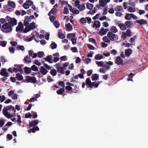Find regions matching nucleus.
Wrapping results in <instances>:
<instances>
[{
	"mask_svg": "<svg viewBox=\"0 0 148 148\" xmlns=\"http://www.w3.org/2000/svg\"><path fill=\"white\" fill-rule=\"evenodd\" d=\"M11 110L13 112V114H15L16 110L14 107L12 105H10L7 106L6 107H4L3 110V114L8 119L10 118L13 116H15V115L11 114L8 112V110L10 111Z\"/></svg>",
	"mask_w": 148,
	"mask_h": 148,
	"instance_id": "1",
	"label": "nucleus"
},
{
	"mask_svg": "<svg viewBox=\"0 0 148 148\" xmlns=\"http://www.w3.org/2000/svg\"><path fill=\"white\" fill-rule=\"evenodd\" d=\"M1 30L4 33H8L12 31V28L10 24L6 23L2 25Z\"/></svg>",
	"mask_w": 148,
	"mask_h": 148,
	"instance_id": "2",
	"label": "nucleus"
},
{
	"mask_svg": "<svg viewBox=\"0 0 148 148\" xmlns=\"http://www.w3.org/2000/svg\"><path fill=\"white\" fill-rule=\"evenodd\" d=\"M26 80L29 82L35 84L37 81L36 78L34 77H32L29 76H27Z\"/></svg>",
	"mask_w": 148,
	"mask_h": 148,
	"instance_id": "3",
	"label": "nucleus"
},
{
	"mask_svg": "<svg viewBox=\"0 0 148 148\" xmlns=\"http://www.w3.org/2000/svg\"><path fill=\"white\" fill-rule=\"evenodd\" d=\"M115 63L116 64L118 65H124L123 64V60L121 59V57L119 56L116 57L115 61Z\"/></svg>",
	"mask_w": 148,
	"mask_h": 148,
	"instance_id": "4",
	"label": "nucleus"
},
{
	"mask_svg": "<svg viewBox=\"0 0 148 148\" xmlns=\"http://www.w3.org/2000/svg\"><path fill=\"white\" fill-rule=\"evenodd\" d=\"M107 36L112 41H114V38L116 37L115 35L110 32H109L108 33Z\"/></svg>",
	"mask_w": 148,
	"mask_h": 148,
	"instance_id": "5",
	"label": "nucleus"
},
{
	"mask_svg": "<svg viewBox=\"0 0 148 148\" xmlns=\"http://www.w3.org/2000/svg\"><path fill=\"white\" fill-rule=\"evenodd\" d=\"M108 31V29H104L103 27H102L100 30L99 32V34L101 35H104Z\"/></svg>",
	"mask_w": 148,
	"mask_h": 148,
	"instance_id": "6",
	"label": "nucleus"
},
{
	"mask_svg": "<svg viewBox=\"0 0 148 148\" xmlns=\"http://www.w3.org/2000/svg\"><path fill=\"white\" fill-rule=\"evenodd\" d=\"M0 74L2 76L7 77L8 76L9 73L7 72L6 69H3L1 70Z\"/></svg>",
	"mask_w": 148,
	"mask_h": 148,
	"instance_id": "7",
	"label": "nucleus"
},
{
	"mask_svg": "<svg viewBox=\"0 0 148 148\" xmlns=\"http://www.w3.org/2000/svg\"><path fill=\"white\" fill-rule=\"evenodd\" d=\"M38 122L37 120H35L32 121L29 123V127H31L33 126L35 127L38 124Z\"/></svg>",
	"mask_w": 148,
	"mask_h": 148,
	"instance_id": "8",
	"label": "nucleus"
},
{
	"mask_svg": "<svg viewBox=\"0 0 148 148\" xmlns=\"http://www.w3.org/2000/svg\"><path fill=\"white\" fill-rule=\"evenodd\" d=\"M136 22L139 23L140 25H145L147 24V21L144 19L141 20H136Z\"/></svg>",
	"mask_w": 148,
	"mask_h": 148,
	"instance_id": "9",
	"label": "nucleus"
},
{
	"mask_svg": "<svg viewBox=\"0 0 148 148\" xmlns=\"http://www.w3.org/2000/svg\"><path fill=\"white\" fill-rule=\"evenodd\" d=\"M9 23L13 27L17 24V20L15 18H12Z\"/></svg>",
	"mask_w": 148,
	"mask_h": 148,
	"instance_id": "10",
	"label": "nucleus"
},
{
	"mask_svg": "<svg viewBox=\"0 0 148 148\" xmlns=\"http://www.w3.org/2000/svg\"><path fill=\"white\" fill-rule=\"evenodd\" d=\"M40 72L43 75H45L48 71L43 66H41L40 67Z\"/></svg>",
	"mask_w": 148,
	"mask_h": 148,
	"instance_id": "11",
	"label": "nucleus"
},
{
	"mask_svg": "<svg viewBox=\"0 0 148 148\" xmlns=\"http://www.w3.org/2000/svg\"><path fill=\"white\" fill-rule=\"evenodd\" d=\"M65 27H66L67 30L68 31H71L73 29V26L70 23L66 24Z\"/></svg>",
	"mask_w": 148,
	"mask_h": 148,
	"instance_id": "12",
	"label": "nucleus"
},
{
	"mask_svg": "<svg viewBox=\"0 0 148 148\" xmlns=\"http://www.w3.org/2000/svg\"><path fill=\"white\" fill-rule=\"evenodd\" d=\"M101 26V24L100 22L99 21H95L93 24V27L97 28L98 27H99Z\"/></svg>",
	"mask_w": 148,
	"mask_h": 148,
	"instance_id": "13",
	"label": "nucleus"
},
{
	"mask_svg": "<svg viewBox=\"0 0 148 148\" xmlns=\"http://www.w3.org/2000/svg\"><path fill=\"white\" fill-rule=\"evenodd\" d=\"M92 83L89 78H88L86 79V84L89 88H92Z\"/></svg>",
	"mask_w": 148,
	"mask_h": 148,
	"instance_id": "14",
	"label": "nucleus"
},
{
	"mask_svg": "<svg viewBox=\"0 0 148 148\" xmlns=\"http://www.w3.org/2000/svg\"><path fill=\"white\" fill-rule=\"evenodd\" d=\"M57 71L59 73L62 74H64V68L62 66H58L57 68Z\"/></svg>",
	"mask_w": 148,
	"mask_h": 148,
	"instance_id": "15",
	"label": "nucleus"
},
{
	"mask_svg": "<svg viewBox=\"0 0 148 148\" xmlns=\"http://www.w3.org/2000/svg\"><path fill=\"white\" fill-rule=\"evenodd\" d=\"M24 62L27 64H28L32 62L30 57L27 55L24 59Z\"/></svg>",
	"mask_w": 148,
	"mask_h": 148,
	"instance_id": "16",
	"label": "nucleus"
},
{
	"mask_svg": "<svg viewBox=\"0 0 148 148\" xmlns=\"http://www.w3.org/2000/svg\"><path fill=\"white\" fill-rule=\"evenodd\" d=\"M58 35L59 38L60 39H63L65 37V36L61 29L60 30L58 33Z\"/></svg>",
	"mask_w": 148,
	"mask_h": 148,
	"instance_id": "17",
	"label": "nucleus"
},
{
	"mask_svg": "<svg viewBox=\"0 0 148 148\" xmlns=\"http://www.w3.org/2000/svg\"><path fill=\"white\" fill-rule=\"evenodd\" d=\"M132 50L130 49H128L125 50V54L127 57H129L132 54Z\"/></svg>",
	"mask_w": 148,
	"mask_h": 148,
	"instance_id": "18",
	"label": "nucleus"
},
{
	"mask_svg": "<svg viewBox=\"0 0 148 148\" xmlns=\"http://www.w3.org/2000/svg\"><path fill=\"white\" fill-rule=\"evenodd\" d=\"M118 25L120 27L121 30L122 31H124L126 29V27L125 24L123 23H118Z\"/></svg>",
	"mask_w": 148,
	"mask_h": 148,
	"instance_id": "19",
	"label": "nucleus"
},
{
	"mask_svg": "<svg viewBox=\"0 0 148 148\" xmlns=\"http://www.w3.org/2000/svg\"><path fill=\"white\" fill-rule=\"evenodd\" d=\"M52 56L51 55L47 56L46 58H45V60L50 63H52L53 62L51 61Z\"/></svg>",
	"mask_w": 148,
	"mask_h": 148,
	"instance_id": "20",
	"label": "nucleus"
},
{
	"mask_svg": "<svg viewBox=\"0 0 148 148\" xmlns=\"http://www.w3.org/2000/svg\"><path fill=\"white\" fill-rule=\"evenodd\" d=\"M99 82V81L92 82L91 84L92 88V86L97 88L100 84V82Z\"/></svg>",
	"mask_w": 148,
	"mask_h": 148,
	"instance_id": "21",
	"label": "nucleus"
},
{
	"mask_svg": "<svg viewBox=\"0 0 148 148\" xmlns=\"http://www.w3.org/2000/svg\"><path fill=\"white\" fill-rule=\"evenodd\" d=\"M16 77L18 81H21L23 79V77L22 75L19 73L16 74Z\"/></svg>",
	"mask_w": 148,
	"mask_h": 148,
	"instance_id": "22",
	"label": "nucleus"
},
{
	"mask_svg": "<svg viewBox=\"0 0 148 148\" xmlns=\"http://www.w3.org/2000/svg\"><path fill=\"white\" fill-rule=\"evenodd\" d=\"M99 75L97 74H93L92 76V81H95L98 79Z\"/></svg>",
	"mask_w": 148,
	"mask_h": 148,
	"instance_id": "23",
	"label": "nucleus"
},
{
	"mask_svg": "<svg viewBox=\"0 0 148 148\" xmlns=\"http://www.w3.org/2000/svg\"><path fill=\"white\" fill-rule=\"evenodd\" d=\"M8 4L9 6L12 7L13 8H15L16 7V5L14 2L9 1L8 2Z\"/></svg>",
	"mask_w": 148,
	"mask_h": 148,
	"instance_id": "24",
	"label": "nucleus"
},
{
	"mask_svg": "<svg viewBox=\"0 0 148 148\" xmlns=\"http://www.w3.org/2000/svg\"><path fill=\"white\" fill-rule=\"evenodd\" d=\"M32 36L31 37H27L26 38L25 40L29 42L34 39L35 37V35L34 34H33L32 33Z\"/></svg>",
	"mask_w": 148,
	"mask_h": 148,
	"instance_id": "25",
	"label": "nucleus"
},
{
	"mask_svg": "<svg viewBox=\"0 0 148 148\" xmlns=\"http://www.w3.org/2000/svg\"><path fill=\"white\" fill-rule=\"evenodd\" d=\"M64 91V88H60L57 90L56 91V92L58 95H62Z\"/></svg>",
	"mask_w": 148,
	"mask_h": 148,
	"instance_id": "26",
	"label": "nucleus"
},
{
	"mask_svg": "<svg viewBox=\"0 0 148 148\" xmlns=\"http://www.w3.org/2000/svg\"><path fill=\"white\" fill-rule=\"evenodd\" d=\"M31 71V69L27 66L25 67L24 72L26 74L30 73Z\"/></svg>",
	"mask_w": 148,
	"mask_h": 148,
	"instance_id": "27",
	"label": "nucleus"
},
{
	"mask_svg": "<svg viewBox=\"0 0 148 148\" xmlns=\"http://www.w3.org/2000/svg\"><path fill=\"white\" fill-rule=\"evenodd\" d=\"M132 22L131 21H126L125 23L126 27L127 28H130L131 27Z\"/></svg>",
	"mask_w": 148,
	"mask_h": 148,
	"instance_id": "28",
	"label": "nucleus"
},
{
	"mask_svg": "<svg viewBox=\"0 0 148 148\" xmlns=\"http://www.w3.org/2000/svg\"><path fill=\"white\" fill-rule=\"evenodd\" d=\"M28 26L29 27V29H30L31 30H32L34 29H35V23L34 22L30 23V25H28Z\"/></svg>",
	"mask_w": 148,
	"mask_h": 148,
	"instance_id": "29",
	"label": "nucleus"
},
{
	"mask_svg": "<svg viewBox=\"0 0 148 148\" xmlns=\"http://www.w3.org/2000/svg\"><path fill=\"white\" fill-rule=\"evenodd\" d=\"M103 57L101 54H97L95 56V58L96 60H101L103 58Z\"/></svg>",
	"mask_w": 148,
	"mask_h": 148,
	"instance_id": "30",
	"label": "nucleus"
},
{
	"mask_svg": "<svg viewBox=\"0 0 148 148\" xmlns=\"http://www.w3.org/2000/svg\"><path fill=\"white\" fill-rule=\"evenodd\" d=\"M127 37H131L132 35V32L131 30L129 29H128L127 30L126 32Z\"/></svg>",
	"mask_w": 148,
	"mask_h": 148,
	"instance_id": "31",
	"label": "nucleus"
},
{
	"mask_svg": "<svg viewBox=\"0 0 148 148\" xmlns=\"http://www.w3.org/2000/svg\"><path fill=\"white\" fill-rule=\"evenodd\" d=\"M128 4L133 7L135 6V4L134 1H132V0H129L128 2Z\"/></svg>",
	"mask_w": 148,
	"mask_h": 148,
	"instance_id": "32",
	"label": "nucleus"
},
{
	"mask_svg": "<svg viewBox=\"0 0 148 148\" xmlns=\"http://www.w3.org/2000/svg\"><path fill=\"white\" fill-rule=\"evenodd\" d=\"M99 2L101 6V7H104L106 4V3L103 0H99Z\"/></svg>",
	"mask_w": 148,
	"mask_h": 148,
	"instance_id": "33",
	"label": "nucleus"
},
{
	"mask_svg": "<svg viewBox=\"0 0 148 148\" xmlns=\"http://www.w3.org/2000/svg\"><path fill=\"white\" fill-rule=\"evenodd\" d=\"M110 30L111 32L114 33H116L118 31L116 27L115 26H113L111 27L110 28Z\"/></svg>",
	"mask_w": 148,
	"mask_h": 148,
	"instance_id": "34",
	"label": "nucleus"
},
{
	"mask_svg": "<svg viewBox=\"0 0 148 148\" xmlns=\"http://www.w3.org/2000/svg\"><path fill=\"white\" fill-rule=\"evenodd\" d=\"M31 69L33 71H38V68L35 65H33L31 67Z\"/></svg>",
	"mask_w": 148,
	"mask_h": 148,
	"instance_id": "35",
	"label": "nucleus"
},
{
	"mask_svg": "<svg viewBox=\"0 0 148 148\" xmlns=\"http://www.w3.org/2000/svg\"><path fill=\"white\" fill-rule=\"evenodd\" d=\"M78 8L80 11H82L85 9V7L84 5H79L78 6Z\"/></svg>",
	"mask_w": 148,
	"mask_h": 148,
	"instance_id": "36",
	"label": "nucleus"
},
{
	"mask_svg": "<svg viewBox=\"0 0 148 148\" xmlns=\"http://www.w3.org/2000/svg\"><path fill=\"white\" fill-rule=\"evenodd\" d=\"M50 73L53 76H55L56 75L57 72L55 69H52Z\"/></svg>",
	"mask_w": 148,
	"mask_h": 148,
	"instance_id": "37",
	"label": "nucleus"
},
{
	"mask_svg": "<svg viewBox=\"0 0 148 148\" xmlns=\"http://www.w3.org/2000/svg\"><path fill=\"white\" fill-rule=\"evenodd\" d=\"M7 43V42L5 41H0V45L2 47H5Z\"/></svg>",
	"mask_w": 148,
	"mask_h": 148,
	"instance_id": "38",
	"label": "nucleus"
},
{
	"mask_svg": "<svg viewBox=\"0 0 148 148\" xmlns=\"http://www.w3.org/2000/svg\"><path fill=\"white\" fill-rule=\"evenodd\" d=\"M96 62V64L98 65V66H103L104 64L103 62L97 61Z\"/></svg>",
	"mask_w": 148,
	"mask_h": 148,
	"instance_id": "39",
	"label": "nucleus"
},
{
	"mask_svg": "<svg viewBox=\"0 0 148 148\" xmlns=\"http://www.w3.org/2000/svg\"><path fill=\"white\" fill-rule=\"evenodd\" d=\"M32 132L34 133L36 132V131H39V129L38 126H36L33 127L32 129H31Z\"/></svg>",
	"mask_w": 148,
	"mask_h": 148,
	"instance_id": "40",
	"label": "nucleus"
},
{
	"mask_svg": "<svg viewBox=\"0 0 148 148\" xmlns=\"http://www.w3.org/2000/svg\"><path fill=\"white\" fill-rule=\"evenodd\" d=\"M127 35L125 32H122L121 35V38H123L124 40H126Z\"/></svg>",
	"mask_w": 148,
	"mask_h": 148,
	"instance_id": "41",
	"label": "nucleus"
},
{
	"mask_svg": "<svg viewBox=\"0 0 148 148\" xmlns=\"http://www.w3.org/2000/svg\"><path fill=\"white\" fill-rule=\"evenodd\" d=\"M135 9L134 8H133L132 7L130 6L128 9V11L130 12H133L135 11Z\"/></svg>",
	"mask_w": 148,
	"mask_h": 148,
	"instance_id": "42",
	"label": "nucleus"
},
{
	"mask_svg": "<svg viewBox=\"0 0 148 148\" xmlns=\"http://www.w3.org/2000/svg\"><path fill=\"white\" fill-rule=\"evenodd\" d=\"M57 9L56 8H53L50 11V12L53 14H55L56 13Z\"/></svg>",
	"mask_w": 148,
	"mask_h": 148,
	"instance_id": "43",
	"label": "nucleus"
},
{
	"mask_svg": "<svg viewBox=\"0 0 148 148\" xmlns=\"http://www.w3.org/2000/svg\"><path fill=\"white\" fill-rule=\"evenodd\" d=\"M93 7V5L89 3H87L86 5V7L89 10L91 9Z\"/></svg>",
	"mask_w": 148,
	"mask_h": 148,
	"instance_id": "44",
	"label": "nucleus"
},
{
	"mask_svg": "<svg viewBox=\"0 0 148 148\" xmlns=\"http://www.w3.org/2000/svg\"><path fill=\"white\" fill-rule=\"evenodd\" d=\"M23 27L18 25L16 27V31L17 32L22 31L23 30Z\"/></svg>",
	"mask_w": 148,
	"mask_h": 148,
	"instance_id": "45",
	"label": "nucleus"
},
{
	"mask_svg": "<svg viewBox=\"0 0 148 148\" xmlns=\"http://www.w3.org/2000/svg\"><path fill=\"white\" fill-rule=\"evenodd\" d=\"M51 47L52 49H54L57 48V45L54 42L52 43L51 44Z\"/></svg>",
	"mask_w": 148,
	"mask_h": 148,
	"instance_id": "46",
	"label": "nucleus"
},
{
	"mask_svg": "<svg viewBox=\"0 0 148 148\" xmlns=\"http://www.w3.org/2000/svg\"><path fill=\"white\" fill-rule=\"evenodd\" d=\"M75 36L74 34H69L67 35V38L68 39H70L71 37H74Z\"/></svg>",
	"mask_w": 148,
	"mask_h": 148,
	"instance_id": "47",
	"label": "nucleus"
},
{
	"mask_svg": "<svg viewBox=\"0 0 148 148\" xmlns=\"http://www.w3.org/2000/svg\"><path fill=\"white\" fill-rule=\"evenodd\" d=\"M103 40L104 42H107L109 43L110 42L109 39L108 38L107 36H105L103 38Z\"/></svg>",
	"mask_w": 148,
	"mask_h": 148,
	"instance_id": "48",
	"label": "nucleus"
},
{
	"mask_svg": "<svg viewBox=\"0 0 148 148\" xmlns=\"http://www.w3.org/2000/svg\"><path fill=\"white\" fill-rule=\"evenodd\" d=\"M26 2L27 4H28L29 7V6H31L33 4V2L32 1L30 0H27L26 1Z\"/></svg>",
	"mask_w": 148,
	"mask_h": 148,
	"instance_id": "49",
	"label": "nucleus"
},
{
	"mask_svg": "<svg viewBox=\"0 0 148 148\" xmlns=\"http://www.w3.org/2000/svg\"><path fill=\"white\" fill-rule=\"evenodd\" d=\"M17 49L18 50H21L24 51L25 49L24 47L23 46L19 45L17 47Z\"/></svg>",
	"mask_w": 148,
	"mask_h": 148,
	"instance_id": "50",
	"label": "nucleus"
},
{
	"mask_svg": "<svg viewBox=\"0 0 148 148\" xmlns=\"http://www.w3.org/2000/svg\"><path fill=\"white\" fill-rule=\"evenodd\" d=\"M17 117L18 119L17 120V122L19 123V126H20V124L22 122V121L21 120V118L20 116L19 115H17Z\"/></svg>",
	"mask_w": 148,
	"mask_h": 148,
	"instance_id": "51",
	"label": "nucleus"
},
{
	"mask_svg": "<svg viewBox=\"0 0 148 148\" xmlns=\"http://www.w3.org/2000/svg\"><path fill=\"white\" fill-rule=\"evenodd\" d=\"M123 9V8L121 6L118 5L116 7V8L115 9V10L116 11H120Z\"/></svg>",
	"mask_w": 148,
	"mask_h": 148,
	"instance_id": "52",
	"label": "nucleus"
},
{
	"mask_svg": "<svg viewBox=\"0 0 148 148\" xmlns=\"http://www.w3.org/2000/svg\"><path fill=\"white\" fill-rule=\"evenodd\" d=\"M131 14H129L128 13L125 15V18L126 20H129L131 19Z\"/></svg>",
	"mask_w": 148,
	"mask_h": 148,
	"instance_id": "53",
	"label": "nucleus"
},
{
	"mask_svg": "<svg viewBox=\"0 0 148 148\" xmlns=\"http://www.w3.org/2000/svg\"><path fill=\"white\" fill-rule=\"evenodd\" d=\"M38 57L39 58H41L44 55V53L43 51H39L38 53Z\"/></svg>",
	"mask_w": 148,
	"mask_h": 148,
	"instance_id": "54",
	"label": "nucleus"
},
{
	"mask_svg": "<svg viewBox=\"0 0 148 148\" xmlns=\"http://www.w3.org/2000/svg\"><path fill=\"white\" fill-rule=\"evenodd\" d=\"M5 121L2 119L0 120V127H2L4 124Z\"/></svg>",
	"mask_w": 148,
	"mask_h": 148,
	"instance_id": "55",
	"label": "nucleus"
},
{
	"mask_svg": "<svg viewBox=\"0 0 148 148\" xmlns=\"http://www.w3.org/2000/svg\"><path fill=\"white\" fill-rule=\"evenodd\" d=\"M86 18H82L80 20V22L82 23H86Z\"/></svg>",
	"mask_w": 148,
	"mask_h": 148,
	"instance_id": "56",
	"label": "nucleus"
},
{
	"mask_svg": "<svg viewBox=\"0 0 148 148\" xmlns=\"http://www.w3.org/2000/svg\"><path fill=\"white\" fill-rule=\"evenodd\" d=\"M9 50L10 52L12 53H13L15 51V49L14 48L12 47H10L9 48Z\"/></svg>",
	"mask_w": 148,
	"mask_h": 148,
	"instance_id": "57",
	"label": "nucleus"
},
{
	"mask_svg": "<svg viewBox=\"0 0 148 148\" xmlns=\"http://www.w3.org/2000/svg\"><path fill=\"white\" fill-rule=\"evenodd\" d=\"M71 40L73 45H75L76 44L77 38H71Z\"/></svg>",
	"mask_w": 148,
	"mask_h": 148,
	"instance_id": "58",
	"label": "nucleus"
},
{
	"mask_svg": "<svg viewBox=\"0 0 148 148\" xmlns=\"http://www.w3.org/2000/svg\"><path fill=\"white\" fill-rule=\"evenodd\" d=\"M54 24L55 27L57 28H58L60 26L59 23L57 21H55L54 23Z\"/></svg>",
	"mask_w": 148,
	"mask_h": 148,
	"instance_id": "59",
	"label": "nucleus"
},
{
	"mask_svg": "<svg viewBox=\"0 0 148 148\" xmlns=\"http://www.w3.org/2000/svg\"><path fill=\"white\" fill-rule=\"evenodd\" d=\"M87 46L88 48L90 49L93 50L95 49V48L91 45L88 44H87Z\"/></svg>",
	"mask_w": 148,
	"mask_h": 148,
	"instance_id": "60",
	"label": "nucleus"
},
{
	"mask_svg": "<svg viewBox=\"0 0 148 148\" xmlns=\"http://www.w3.org/2000/svg\"><path fill=\"white\" fill-rule=\"evenodd\" d=\"M32 117L31 114L29 112L26 113L25 115V118H31Z\"/></svg>",
	"mask_w": 148,
	"mask_h": 148,
	"instance_id": "61",
	"label": "nucleus"
},
{
	"mask_svg": "<svg viewBox=\"0 0 148 148\" xmlns=\"http://www.w3.org/2000/svg\"><path fill=\"white\" fill-rule=\"evenodd\" d=\"M69 13L68 9L66 7L64 8V13L65 14H67Z\"/></svg>",
	"mask_w": 148,
	"mask_h": 148,
	"instance_id": "62",
	"label": "nucleus"
},
{
	"mask_svg": "<svg viewBox=\"0 0 148 148\" xmlns=\"http://www.w3.org/2000/svg\"><path fill=\"white\" fill-rule=\"evenodd\" d=\"M60 2L62 3V5H66L68 4V2L66 1H63V0H60Z\"/></svg>",
	"mask_w": 148,
	"mask_h": 148,
	"instance_id": "63",
	"label": "nucleus"
},
{
	"mask_svg": "<svg viewBox=\"0 0 148 148\" xmlns=\"http://www.w3.org/2000/svg\"><path fill=\"white\" fill-rule=\"evenodd\" d=\"M31 30V29H29V27L28 26L25 28V29L24 30V32L25 33H27Z\"/></svg>",
	"mask_w": 148,
	"mask_h": 148,
	"instance_id": "64",
	"label": "nucleus"
}]
</instances>
